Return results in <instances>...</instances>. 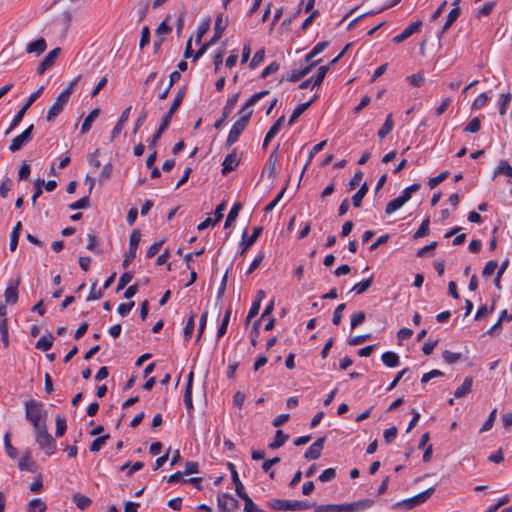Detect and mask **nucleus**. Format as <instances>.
<instances>
[{"label": "nucleus", "instance_id": "obj_18", "mask_svg": "<svg viewBox=\"0 0 512 512\" xmlns=\"http://www.w3.org/2000/svg\"><path fill=\"white\" fill-rule=\"evenodd\" d=\"M268 94H269L268 90H263L261 92H258V93H255L254 95H252L248 99V101L245 103V105L241 108V110L239 111V114L241 116H243L244 114L249 113V118H250L253 113V111L250 109V107L255 105L260 99H262L263 97H265Z\"/></svg>", "mask_w": 512, "mask_h": 512}, {"label": "nucleus", "instance_id": "obj_29", "mask_svg": "<svg viewBox=\"0 0 512 512\" xmlns=\"http://www.w3.org/2000/svg\"><path fill=\"white\" fill-rule=\"evenodd\" d=\"M473 378L471 376H467L460 387L456 389L454 392V396L456 398H463L465 397L472 388Z\"/></svg>", "mask_w": 512, "mask_h": 512}, {"label": "nucleus", "instance_id": "obj_49", "mask_svg": "<svg viewBox=\"0 0 512 512\" xmlns=\"http://www.w3.org/2000/svg\"><path fill=\"white\" fill-rule=\"evenodd\" d=\"M228 498H231V495L228 493L219 494L217 497V504L220 512H230L228 508V502L230 501Z\"/></svg>", "mask_w": 512, "mask_h": 512}, {"label": "nucleus", "instance_id": "obj_33", "mask_svg": "<svg viewBox=\"0 0 512 512\" xmlns=\"http://www.w3.org/2000/svg\"><path fill=\"white\" fill-rule=\"evenodd\" d=\"M72 502L80 510H86L87 508L90 507L92 500L89 497H87L81 493H76L72 496Z\"/></svg>", "mask_w": 512, "mask_h": 512}, {"label": "nucleus", "instance_id": "obj_23", "mask_svg": "<svg viewBox=\"0 0 512 512\" xmlns=\"http://www.w3.org/2000/svg\"><path fill=\"white\" fill-rule=\"evenodd\" d=\"M47 44L44 38H39L27 44L26 52L35 53L36 55L42 54L46 50Z\"/></svg>", "mask_w": 512, "mask_h": 512}, {"label": "nucleus", "instance_id": "obj_41", "mask_svg": "<svg viewBox=\"0 0 512 512\" xmlns=\"http://www.w3.org/2000/svg\"><path fill=\"white\" fill-rule=\"evenodd\" d=\"M393 127H394V122H393V119H392V114H389L386 117V120H385L384 124L379 129L378 136L380 138L386 137L392 131Z\"/></svg>", "mask_w": 512, "mask_h": 512}, {"label": "nucleus", "instance_id": "obj_55", "mask_svg": "<svg viewBox=\"0 0 512 512\" xmlns=\"http://www.w3.org/2000/svg\"><path fill=\"white\" fill-rule=\"evenodd\" d=\"M512 95L510 92L504 93L501 95L500 105H499V113L501 115H505L507 111V106L511 102Z\"/></svg>", "mask_w": 512, "mask_h": 512}, {"label": "nucleus", "instance_id": "obj_5", "mask_svg": "<svg viewBox=\"0 0 512 512\" xmlns=\"http://www.w3.org/2000/svg\"><path fill=\"white\" fill-rule=\"evenodd\" d=\"M249 123V113L244 114L240 117L239 120H237L232 128L229 131L225 146L226 148L231 147L234 143H236L240 137V135L243 133V131L246 129L247 125Z\"/></svg>", "mask_w": 512, "mask_h": 512}, {"label": "nucleus", "instance_id": "obj_27", "mask_svg": "<svg viewBox=\"0 0 512 512\" xmlns=\"http://www.w3.org/2000/svg\"><path fill=\"white\" fill-rule=\"evenodd\" d=\"M193 376H194L193 372H190V374L188 376L186 388H185V393H184V404L189 411L193 410V402H192Z\"/></svg>", "mask_w": 512, "mask_h": 512}, {"label": "nucleus", "instance_id": "obj_13", "mask_svg": "<svg viewBox=\"0 0 512 512\" xmlns=\"http://www.w3.org/2000/svg\"><path fill=\"white\" fill-rule=\"evenodd\" d=\"M373 504L374 500L372 499H362L359 501L342 504V510L343 512H361L372 507Z\"/></svg>", "mask_w": 512, "mask_h": 512}, {"label": "nucleus", "instance_id": "obj_24", "mask_svg": "<svg viewBox=\"0 0 512 512\" xmlns=\"http://www.w3.org/2000/svg\"><path fill=\"white\" fill-rule=\"evenodd\" d=\"M20 284V279L18 278L13 285H10L6 288L4 297L5 302L7 304H15L18 300V285Z\"/></svg>", "mask_w": 512, "mask_h": 512}, {"label": "nucleus", "instance_id": "obj_7", "mask_svg": "<svg viewBox=\"0 0 512 512\" xmlns=\"http://www.w3.org/2000/svg\"><path fill=\"white\" fill-rule=\"evenodd\" d=\"M141 239V233L139 230L135 229L132 231L129 239V251L125 255V258L122 262V266L124 269H127L130 263L136 258V252L138 249V245Z\"/></svg>", "mask_w": 512, "mask_h": 512}, {"label": "nucleus", "instance_id": "obj_44", "mask_svg": "<svg viewBox=\"0 0 512 512\" xmlns=\"http://www.w3.org/2000/svg\"><path fill=\"white\" fill-rule=\"evenodd\" d=\"M241 203H235L231 210L229 211L227 218L225 220L224 228H228L237 218L239 211L241 209Z\"/></svg>", "mask_w": 512, "mask_h": 512}, {"label": "nucleus", "instance_id": "obj_14", "mask_svg": "<svg viewBox=\"0 0 512 512\" xmlns=\"http://www.w3.org/2000/svg\"><path fill=\"white\" fill-rule=\"evenodd\" d=\"M422 26V21L417 20L415 22L410 23L400 34L393 37L392 41L395 44H399L404 40L408 39L411 35L418 32Z\"/></svg>", "mask_w": 512, "mask_h": 512}, {"label": "nucleus", "instance_id": "obj_38", "mask_svg": "<svg viewBox=\"0 0 512 512\" xmlns=\"http://www.w3.org/2000/svg\"><path fill=\"white\" fill-rule=\"evenodd\" d=\"M326 144H327V140H323V141L319 142L318 144H316V145L312 148V150H311V151H310V153H309L308 160H307V162H306L305 166H304V167H303V169H302V172H301V175H300V179H299V183H298V185L300 184V181H301V179H302V177H303V174H304V172L306 171L307 167L309 166L310 162L312 161V159H313L314 155H315L316 153L320 152V151H321V150L326 146Z\"/></svg>", "mask_w": 512, "mask_h": 512}, {"label": "nucleus", "instance_id": "obj_9", "mask_svg": "<svg viewBox=\"0 0 512 512\" xmlns=\"http://www.w3.org/2000/svg\"><path fill=\"white\" fill-rule=\"evenodd\" d=\"M238 99H239V93H236L227 99L226 104L222 111V117L220 119H218L214 124V127L216 129H220L222 127L225 120L229 117V115L232 113L233 109L235 108V105L237 104Z\"/></svg>", "mask_w": 512, "mask_h": 512}, {"label": "nucleus", "instance_id": "obj_57", "mask_svg": "<svg viewBox=\"0 0 512 512\" xmlns=\"http://www.w3.org/2000/svg\"><path fill=\"white\" fill-rule=\"evenodd\" d=\"M260 324H261V319L256 320L253 323V326H252V329H251V332H250V335H251V345L253 347H255L257 345V343H258V337H259V334H260V331H259Z\"/></svg>", "mask_w": 512, "mask_h": 512}, {"label": "nucleus", "instance_id": "obj_51", "mask_svg": "<svg viewBox=\"0 0 512 512\" xmlns=\"http://www.w3.org/2000/svg\"><path fill=\"white\" fill-rule=\"evenodd\" d=\"M109 434L97 437L93 440V442L90 445V451L91 452H98L101 450V448L105 445L106 441L109 439Z\"/></svg>", "mask_w": 512, "mask_h": 512}, {"label": "nucleus", "instance_id": "obj_58", "mask_svg": "<svg viewBox=\"0 0 512 512\" xmlns=\"http://www.w3.org/2000/svg\"><path fill=\"white\" fill-rule=\"evenodd\" d=\"M407 80L413 87H420L425 82V77L422 72H418L409 76Z\"/></svg>", "mask_w": 512, "mask_h": 512}, {"label": "nucleus", "instance_id": "obj_35", "mask_svg": "<svg viewBox=\"0 0 512 512\" xmlns=\"http://www.w3.org/2000/svg\"><path fill=\"white\" fill-rule=\"evenodd\" d=\"M100 110L98 108L93 109L87 117L84 119L82 126H81V133L85 134L87 133L95 121V119L99 116Z\"/></svg>", "mask_w": 512, "mask_h": 512}, {"label": "nucleus", "instance_id": "obj_31", "mask_svg": "<svg viewBox=\"0 0 512 512\" xmlns=\"http://www.w3.org/2000/svg\"><path fill=\"white\" fill-rule=\"evenodd\" d=\"M382 362L389 368L397 367L400 363L399 356L392 351H387L381 356Z\"/></svg>", "mask_w": 512, "mask_h": 512}, {"label": "nucleus", "instance_id": "obj_53", "mask_svg": "<svg viewBox=\"0 0 512 512\" xmlns=\"http://www.w3.org/2000/svg\"><path fill=\"white\" fill-rule=\"evenodd\" d=\"M429 224H430V219H429V217H427L426 219H424L422 221L420 227L415 232L413 237L415 239H418V238H421V237H424V236L428 235L429 234Z\"/></svg>", "mask_w": 512, "mask_h": 512}, {"label": "nucleus", "instance_id": "obj_10", "mask_svg": "<svg viewBox=\"0 0 512 512\" xmlns=\"http://www.w3.org/2000/svg\"><path fill=\"white\" fill-rule=\"evenodd\" d=\"M263 231L261 226L253 228L251 236L247 237V231L245 230L242 235V241L240 242L241 252L240 255H244L245 252L256 242Z\"/></svg>", "mask_w": 512, "mask_h": 512}, {"label": "nucleus", "instance_id": "obj_17", "mask_svg": "<svg viewBox=\"0 0 512 512\" xmlns=\"http://www.w3.org/2000/svg\"><path fill=\"white\" fill-rule=\"evenodd\" d=\"M226 27H227V21L224 22L223 14L219 13L215 19L214 35L209 40V44L214 45L218 40H220Z\"/></svg>", "mask_w": 512, "mask_h": 512}, {"label": "nucleus", "instance_id": "obj_16", "mask_svg": "<svg viewBox=\"0 0 512 512\" xmlns=\"http://www.w3.org/2000/svg\"><path fill=\"white\" fill-rule=\"evenodd\" d=\"M325 437H320L318 438L306 451H305V454H304V457L307 459V460H316L318 458H320L321 456V453H322V450H323V446H324V442H325Z\"/></svg>", "mask_w": 512, "mask_h": 512}, {"label": "nucleus", "instance_id": "obj_54", "mask_svg": "<svg viewBox=\"0 0 512 512\" xmlns=\"http://www.w3.org/2000/svg\"><path fill=\"white\" fill-rule=\"evenodd\" d=\"M443 359L448 364H454L459 361L462 357L461 353L452 352L449 350H445L442 354Z\"/></svg>", "mask_w": 512, "mask_h": 512}, {"label": "nucleus", "instance_id": "obj_11", "mask_svg": "<svg viewBox=\"0 0 512 512\" xmlns=\"http://www.w3.org/2000/svg\"><path fill=\"white\" fill-rule=\"evenodd\" d=\"M69 99L62 95L61 93L57 97L56 101L49 108L46 116V120L48 122H52L55 118L63 111L65 105L68 103Z\"/></svg>", "mask_w": 512, "mask_h": 512}, {"label": "nucleus", "instance_id": "obj_34", "mask_svg": "<svg viewBox=\"0 0 512 512\" xmlns=\"http://www.w3.org/2000/svg\"><path fill=\"white\" fill-rule=\"evenodd\" d=\"M289 435L285 434L282 430H277L275 433L274 440L269 443L268 447L272 450H276L282 447L288 440Z\"/></svg>", "mask_w": 512, "mask_h": 512}, {"label": "nucleus", "instance_id": "obj_3", "mask_svg": "<svg viewBox=\"0 0 512 512\" xmlns=\"http://www.w3.org/2000/svg\"><path fill=\"white\" fill-rule=\"evenodd\" d=\"M35 441L40 449L44 451L47 456H51L56 452V441L48 432V427L44 426L39 429L33 430Z\"/></svg>", "mask_w": 512, "mask_h": 512}, {"label": "nucleus", "instance_id": "obj_19", "mask_svg": "<svg viewBox=\"0 0 512 512\" xmlns=\"http://www.w3.org/2000/svg\"><path fill=\"white\" fill-rule=\"evenodd\" d=\"M171 122V119L164 116L158 130L154 133L151 140L148 143V149H154L157 146V143L159 139L161 138L162 134L165 132V130L169 127Z\"/></svg>", "mask_w": 512, "mask_h": 512}, {"label": "nucleus", "instance_id": "obj_46", "mask_svg": "<svg viewBox=\"0 0 512 512\" xmlns=\"http://www.w3.org/2000/svg\"><path fill=\"white\" fill-rule=\"evenodd\" d=\"M404 204L405 202L398 196L395 199L388 202V204L386 205L385 213L387 215H390L397 211L398 209H400Z\"/></svg>", "mask_w": 512, "mask_h": 512}, {"label": "nucleus", "instance_id": "obj_2", "mask_svg": "<svg viewBox=\"0 0 512 512\" xmlns=\"http://www.w3.org/2000/svg\"><path fill=\"white\" fill-rule=\"evenodd\" d=\"M268 507L275 511H304L310 509L311 505L302 500L271 499Z\"/></svg>", "mask_w": 512, "mask_h": 512}, {"label": "nucleus", "instance_id": "obj_56", "mask_svg": "<svg viewBox=\"0 0 512 512\" xmlns=\"http://www.w3.org/2000/svg\"><path fill=\"white\" fill-rule=\"evenodd\" d=\"M496 415H497V409L495 408L490 412L487 420L484 422V424L480 428V431H479L480 433L488 431L493 427L494 421L496 419Z\"/></svg>", "mask_w": 512, "mask_h": 512}, {"label": "nucleus", "instance_id": "obj_37", "mask_svg": "<svg viewBox=\"0 0 512 512\" xmlns=\"http://www.w3.org/2000/svg\"><path fill=\"white\" fill-rule=\"evenodd\" d=\"M231 307H229L225 313H224V316H223V319L217 329V338L220 339L221 337H223L225 335V333L227 332V328H228V325H229V321H230V317H231Z\"/></svg>", "mask_w": 512, "mask_h": 512}, {"label": "nucleus", "instance_id": "obj_15", "mask_svg": "<svg viewBox=\"0 0 512 512\" xmlns=\"http://www.w3.org/2000/svg\"><path fill=\"white\" fill-rule=\"evenodd\" d=\"M240 164V159L234 149L231 153H229L223 163H222V174L227 175L230 172L234 171Z\"/></svg>", "mask_w": 512, "mask_h": 512}, {"label": "nucleus", "instance_id": "obj_45", "mask_svg": "<svg viewBox=\"0 0 512 512\" xmlns=\"http://www.w3.org/2000/svg\"><path fill=\"white\" fill-rule=\"evenodd\" d=\"M4 446H5V450H6V453L7 455L11 458V459H15L17 458L18 456V451L16 448L13 447V445L11 444V440H10V432H6L5 435H4Z\"/></svg>", "mask_w": 512, "mask_h": 512}, {"label": "nucleus", "instance_id": "obj_12", "mask_svg": "<svg viewBox=\"0 0 512 512\" xmlns=\"http://www.w3.org/2000/svg\"><path fill=\"white\" fill-rule=\"evenodd\" d=\"M60 53H61V49L59 47L51 50L43 58V60L39 63V65L37 67V73L39 75H42L47 69H49L51 66H53L54 63L56 62L57 58L59 57Z\"/></svg>", "mask_w": 512, "mask_h": 512}, {"label": "nucleus", "instance_id": "obj_25", "mask_svg": "<svg viewBox=\"0 0 512 512\" xmlns=\"http://www.w3.org/2000/svg\"><path fill=\"white\" fill-rule=\"evenodd\" d=\"M185 94H186V88L185 87H182L178 90L173 102H172V105L170 107V109L168 110L167 114L165 115L166 117H168L169 119L172 118L173 114L177 111V109L180 107L184 97H185Z\"/></svg>", "mask_w": 512, "mask_h": 512}, {"label": "nucleus", "instance_id": "obj_64", "mask_svg": "<svg viewBox=\"0 0 512 512\" xmlns=\"http://www.w3.org/2000/svg\"><path fill=\"white\" fill-rule=\"evenodd\" d=\"M481 128V122H480V119L479 117H475L473 118L469 124L464 128V132H467V133H476L480 130Z\"/></svg>", "mask_w": 512, "mask_h": 512}, {"label": "nucleus", "instance_id": "obj_36", "mask_svg": "<svg viewBox=\"0 0 512 512\" xmlns=\"http://www.w3.org/2000/svg\"><path fill=\"white\" fill-rule=\"evenodd\" d=\"M21 230L22 224L20 221H18L16 225L13 227L12 232L10 234L9 248L11 251H15L17 248Z\"/></svg>", "mask_w": 512, "mask_h": 512}, {"label": "nucleus", "instance_id": "obj_6", "mask_svg": "<svg viewBox=\"0 0 512 512\" xmlns=\"http://www.w3.org/2000/svg\"><path fill=\"white\" fill-rule=\"evenodd\" d=\"M34 125H29L21 134L14 137L9 145V151L15 153L27 145L33 138Z\"/></svg>", "mask_w": 512, "mask_h": 512}, {"label": "nucleus", "instance_id": "obj_52", "mask_svg": "<svg viewBox=\"0 0 512 512\" xmlns=\"http://www.w3.org/2000/svg\"><path fill=\"white\" fill-rule=\"evenodd\" d=\"M0 335L3 342L4 348L9 346V333H8V324L6 319H2L0 321Z\"/></svg>", "mask_w": 512, "mask_h": 512}, {"label": "nucleus", "instance_id": "obj_62", "mask_svg": "<svg viewBox=\"0 0 512 512\" xmlns=\"http://www.w3.org/2000/svg\"><path fill=\"white\" fill-rule=\"evenodd\" d=\"M498 268V263L497 261L495 260H490L486 263V265L484 266V269L482 271V276L483 277H490L494 272L495 270Z\"/></svg>", "mask_w": 512, "mask_h": 512}, {"label": "nucleus", "instance_id": "obj_22", "mask_svg": "<svg viewBox=\"0 0 512 512\" xmlns=\"http://www.w3.org/2000/svg\"><path fill=\"white\" fill-rule=\"evenodd\" d=\"M316 99H317V95H315L314 98L311 99L310 101L297 105V107L293 110V112L288 120V124L289 125L294 124L295 121L305 112L306 109H308L312 105V103Z\"/></svg>", "mask_w": 512, "mask_h": 512}, {"label": "nucleus", "instance_id": "obj_40", "mask_svg": "<svg viewBox=\"0 0 512 512\" xmlns=\"http://www.w3.org/2000/svg\"><path fill=\"white\" fill-rule=\"evenodd\" d=\"M500 174L512 178V166L505 160L500 161L498 167L495 169L494 178Z\"/></svg>", "mask_w": 512, "mask_h": 512}, {"label": "nucleus", "instance_id": "obj_8", "mask_svg": "<svg viewBox=\"0 0 512 512\" xmlns=\"http://www.w3.org/2000/svg\"><path fill=\"white\" fill-rule=\"evenodd\" d=\"M434 491H435V488L430 487V488L426 489L425 491H422L421 493H419L413 497H410L401 502H398L396 504V506H404L406 509H412L415 506L426 502L431 497V495L434 493Z\"/></svg>", "mask_w": 512, "mask_h": 512}, {"label": "nucleus", "instance_id": "obj_30", "mask_svg": "<svg viewBox=\"0 0 512 512\" xmlns=\"http://www.w3.org/2000/svg\"><path fill=\"white\" fill-rule=\"evenodd\" d=\"M235 492L236 494L244 501V510H248L252 506V499L249 497V495L245 492L244 486L242 482L235 483Z\"/></svg>", "mask_w": 512, "mask_h": 512}, {"label": "nucleus", "instance_id": "obj_50", "mask_svg": "<svg viewBox=\"0 0 512 512\" xmlns=\"http://www.w3.org/2000/svg\"><path fill=\"white\" fill-rule=\"evenodd\" d=\"M46 504L40 498L32 499L29 502V512H45Z\"/></svg>", "mask_w": 512, "mask_h": 512}, {"label": "nucleus", "instance_id": "obj_32", "mask_svg": "<svg viewBox=\"0 0 512 512\" xmlns=\"http://www.w3.org/2000/svg\"><path fill=\"white\" fill-rule=\"evenodd\" d=\"M18 467L20 470L34 471L35 462L32 460L29 450L20 458Z\"/></svg>", "mask_w": 512, "mask_h": 512}, {"label": "nucleus", "instance_id": "obj_4", "mask_svg": "<svg viewBox=\"0 0 512 512\" xmlns=\"http://www.w3.org/2000/svg\"><path fill=\"white\" fill-rule=\"evenodd\" d=\"M43 91L44 86H41L26 99L20 110L16 113L13 120L11 121L9 128L5 131V135L10 134L11 131L14 130L20 124L27 110L41 96Z\"/></svg>", "mask_w": 512, "mask_h": 512}, {"label": "nucleus", "instance_id": "obj_42", "mask_svg": "<svg viewBox=\"0 0 512 512\" xmlns=\"http://www.w3.org/2000/svg\"><path fill=\"white\" fill-rule=\"evenodd\" d=\"M53 345V336H42L37 341L35 348L41 351H48Z\"/></svg>", "mask_w": 512, "mask_h": 512}, {"label": "nucleus", "instance_id": "obj_26", "mask_svg": "<svg viewBox=\"0 0 512 512\" xmlns=\"http://www.w3.org/2000/svg\"><path fill=\"white\" fill-rule=\"evenodd\" d=\"M278 148L279 144L276 146V148L271 152L269 155V158L266 162V168L268 170V177L274 178L275 177V170L278 163Z\"/></svg>", "mask_w": 512, "mask_h": 512}, {"label": "nucleus", "instance_id": "obj_59", "mask_svg": "<svg viewBox=\"0 0 512 512\" xmlns=\"http://www.w3.org/2000/svg\"><path fill=\"white\" fill-rule=\"evenodd\" d=\"M449 171H443L439 175L430 178L428 181V185L431 189L438 186L442 181H444L449 176Z\"/></svg>", "mask_w": 512, "mask_h": 512}, {"label": "nucleus", "instance_id": "obj_47", "mask_svg": "<svg viewBox=\"0 0 512 512\" xmlns=\"http://www.w3.org/2000/svg\"><path fill=\"white\" fill-rule=\"evenodd\" d=\"M372 282H373V277L364 279L361 282L355 284L352 288V291H355L356 294H363L370 288V286L372 285Z\"/></svg>", "mask_w": 512, "mask_h": 512}, {"label": "nucleus", "instance_id": "obj_21", "mask_svg": "<svg viewBox=\"0 0 512 512\" xmlns=\"http://www.w3.org/2000/svg\"><path fill=\"white\" fill-rule=\"evenodd\" d=\"M460 14H461L460 7H453L449 11V13L447 15L446 22L443 25L441 31L439 32V35H438L439 38L453 25V23L457 20V18L460 16Z\"/></svg>", "mask_w": 512, "mask_h": 512}, {"label": "nucleus", "instance_id": "obj_28", "mask_svg": "<svg viewBox=\"0 0 512 512\" xmlns=\"http://www.w3.org/2000/svg\"><path fill=\"white\" fill-rule=\"evenodd\" d=\"M315 512H343L342 504H317L310 503Z\"/></svg>", "mask_w": 512, "mask_h": 512}, {"label": "nucleus", "instance_id": "obj_39", "mask_svg": "<svg viewBox=\"0 0 512 512\" xmlns=\"http://www.w3.org/2000/svg\"><path fill=\"white\" fill-rule=\"evenodd\" d=\"M367 192H368V185L365 182L361 185L359 190L352 196V203H353L354 207L358 208L361 206L362 200L365 197V195L367 194Z\"/></svg>", "mask_w": 512, "mask_h": 512}, {"label": "nucleus", "instance_id": "obj_60", "mask_svg": "<svg viewBox=\"0 0 512 512\" xmlns=\"http://www.w3.org/2000/svg\"><path fill=\"white\" fill-rule=\"evenodd\" d=\"M90 206V201L88 196H84L76 202L69 205V208L72 210L86 209Z\"/></svg>", "mask_w": 512, "mask_h": 512}, {"label": "nucleus", "instance_id": "obj_63", "mask_svg": "<svg viewBox=\"0 0 512 512\" xmlns=\"http://www.w3.org/2000/svg\"><path fill=\"white\" fill-rule=\"evenodd\" d=\"M366 319L364 311L354 313L351 317V329H355L358 325L362 324Z\"/></svg>", "mask_w": 512, "mask_h": 512}, {"label": "nucleus", "instance_id": "obj_61", "mask_svg": "<svg viewBox=\"0 0 512 512\" xmlns=\"http://www.w3.org/2000/svg\"><path fill=\"white\" fill-rule=\"evenodd\" d=\"M302 78H304V76L302 75L301 70L295 69L292 71L291 74L283 75L281 78V82L282 81L297 82V81L301 80Z\"/></svg>", "mask_w": 512, "mask_h": 512}, {"label": "nucleus", "instance_id": "obj_20", "mask_svg": "<svg viewBox=\"0 0 512 512\" xmlns=\"http://www.w3.org/2000/svg\"><path fill=\"white\" fill-rule=\"evenodd\" d=\"M285 121V116L279 117L274 124L270 127L269 131L266 133L262 148L266 149L269 142L275 137V135L279 132L281 129L283 123Z\"/></svg>", "mask_w": 512, "mask_h": 512}, {"label": "nucleus", "instance_id": "obj_1", "mask_svg": "<svg viewBox=\"0 0 512 512\" xmlns=\"http://www.w3.org/2000/svg\"><path fill=\"white\" fill-rule=\"evenodd\" d=\"M41 401L30 399L24 402L25 418L32 425L33 430L47 426V412Z\"/></svg>", "mask_w": 512, "mask_h": 512}, {"label": "nucleus", "instance_id": "obj_48", "mask_svg": "<svg viewBox=\"0 0 512 512\" xmlns=\"http://www.w3.org/2000/svg\"><path fill=\"white\" fill-rule=\"evenodd\" d=\"M194 327H195V315L191 314L189 319L186 322V325L183 328V334H184L185 340L188 341L191 338L193 331H194Z\"/></svg>", "mask_w": 512, "mask_h": 512}, {"label": "nucleus", "instance_id": "obj_43", "mask_svg": "<svg viewBox=\"0 0 512 512\" xmlns=\"http://www.w3.org/2000/svg\"><path fill=\"white\" fill-rule=\"evenodd\" d=\"M55 422H56L55 436L56 437H62L65 434L66 430H67L66 418L64 416L57 415L56 419H55Z\"/></svg>", "mask_w": 512, "mask_h": 512}]
</instances>
